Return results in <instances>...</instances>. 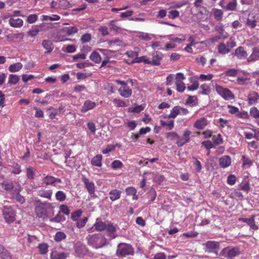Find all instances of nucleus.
I'll return each mask as SVG.
<instances>
[{
  "instance_id": "f257e3e1",
  "label": "nucleus",
  "mask_w": 259,
  "mask_h": 259,
  "mask_svg": "<svg viewBox=\"0 0 259 259\" xmlns=\"http://www.w3.org/2000/svg\"><path fill=\"white\" fill-rule=\"evenodd\" d=\"M88 245L98 249L104 246L107 242L106 239L100 234L88 235L86 237Z\"/></svg>"
},
{
  "instance_id": "f03ea898",
  "label": "nucleus",
  "mask_w": 259,
  "mask_h": 259,
  "mask_svg": "<svg viewBox=\"0 0 259 259\" xmlns=\"http://www.w3.org/2000/svg\"><path fill=\"white\" fill-rule=\"evenodd\" d=\"M116 254L117 256L120 257H123L127 255H132L134 254V249L129 244L120 243L117 247Z\"/></svg>"
},
{
  "instance_id": "7ed1b4c3",
  "label": "nucleus",
  "mask_w": 259,
  "mask_h": 259,
  "mask_svg": "<svg viewBox=\"0 0 259 259\" xmlns=\"http://www.w3.org/2000/svg\"><path fill=\"white\" fill-rule=\"evenodd\" d=\"M241 254V251L238 247L228 246L224 248L220 252L221 255L227 259H233L238 256Z\"/></svg>"
},
{
  "instance_id": "20e7f679",
  "label": "nucleus",
  "mask_w": 259,
  "mask_h": 259,
  "mask_svg": "<svg viewBox=\"0 0 259 259\" xmlns=\"http://www.w3.org/2000/svg\"><path fill=\"white\" fill-rule=\"evenodd\" d=\"M82 182L83 183L84 187L87 190L91 198L95 199L97 198L98 196L95 193L96 187L94 183L85 177L82 178Z\"/></svg>"
},
{
  "instance_id": "39448f33",
  "label": "nucleus",
  "mask_w": 259,
  "mask_h": 259,
  "mask_svg": "<svg viewBox=\"0 0 259 259\" xmlns=\"http://www.w3.org/2000/svg\"><path fill=\"white\" fill-rule=\"evenodd\" d=\"M3 214L8 223H11L15 220L16 213L11 206L5 205L3 207Z\"/></svg>"
},
{
  "instance_id": "423d86ee",
  "label": "nucleus",
  "mask_w": 259,
  "mask_h": 259,
  "mask_svg": "<svg viewBox=\"0 0 259 259\" xmlns=\"http://www.w3.org/2000/svg\"><path fill=\"white\" fill-rule=\"evenodd\" d=\"M215 90L224 99L229 100L234 99V95L231 91L227 88H225L220 85H215Z\"/></svg>"
},
{
  "instance_id": "0eeeda50",
  "label": "nucleus",
  "mask_w": 259,
  "mask_h": 259,
  "mask_svg": "<svg viewBox=\"0 0 259 259\" xmlns=\"http://www.w3.org/2000/svg\"><path fill=\"white\" fill-rule=\"evenodd\" d=\"M203 245L206 248V251L215 254H217L220 248V242L215 241H208L203 244Z\"/></svg>"
},
{
  "instance_id": "6e6552de",
  "label": "nucleus",
  "mask_w": 259,
  "mask_h": 259,
  "mask_svg": "<svg viewBox=\"0 0 259 259\" xmlns=\"http://www.w3.org/2000/svg\"><path fill=\"white\" fill-rule=\"evenodd\" d=\"M75 255L79 257H83L87 253L88 249L85 245L80 242H77L74 245Z\"/></svg>"
},
{
  "instance_id": "1a4fd4ad",
  "label": "nucleus",
  "mask_w": 259,
  "mask_h": 259,
  "mask_svg": "<svg viewBox=\"0 0 259 259\" xmlns=\"http://www.w3.org/2000/svg\"><path fill=\"white\" fill-rule=\"evenodd\" d=\"M188 113L187 109L182 108L179 106H175L171 110L170 114L168 116L169 118H175L179 114H182L186 115Z\"/></svg>"
},
{
  "instance_id": "9d476101",
  "label": "nucleus",
  "mask_w": 259,
  "mask_h": 259,
  "mask_svg": "<svg viewBox=\"0 0 259 259\" xmlns=\"http://www.w3.org/2000/svg\"><path fill=\"white\" fill-rule=\"evenodd\" d=\"M255 215H252L250 218H239L238 219V221L239 222H242L244 223H246L250 228V229L253 230H257L258 229V226L255 224Z\"/></svg>"
},
{
  "instance_id": "9b49d317",
  "label": "nucleus",
  "mask_w": 259,
  "mask_h": 259,
  "mask_svg": "<svg viewBox=\"0 0 259 259\" xmlns=\"http://www.w3.org/2000/svg\"><path fill=\"white\" fill-rule=\"evenodd\" d=\"M184 78V75L182 73H178L177 74L175 84L177 90L179 92H183L186 88L184 82L182 81Z\"/></svg>"
},
{
  "instance_id": "f8f14e48",
  "label": "nucleus",
  "mask_w": 259,
  "mask_h": 259,
  "mask_svg": "<svg viewBox=\"0 0 259 259\" xmlns=\"http://www.w3.org/2000/svg\"><path fill=\"white\" fill-rule=\"evenodd\" d=\"M219 164L221 167L226 168L231 164V158L229 155H224L219 159Z\"/></svg>"
},
{
  "instance_id": "ddd939ff",
  "label": "nucleus",
  "mask_w": 259,
  "mask_h": 259,
  "mask_svg": "<svg viewBox=\"0 0 259 259\" xmlns=\"http://www.w3.org/2000/svg\"><path fill=\"white\" fill-rule=\"evenodd\" d=\"M43 183L46 185H54L55 186V183H61V180L58 178H56L54 177L47 175L42 179Z\"/></svg>"
},
{
  "instance_id": "4468645a",
  "label": "nucleus",
  "mask_w": 259,
  "mask_h": 259,
  "mask_svg": "<svg viewBox=\"0 0 259 259\" xmlns=\"http://www.w3.org/2000/svg\"><path fill=\"white\" fill-rule=\"evenodd\" d=\"M259 99V94L255 91H251L247 96L248 103L249 105L256 104Z\"/></svg>"
},
{
  "instance_id": "2eb2a0df",
  "label": "nucleus",
  "mask_w": 259,
  "mask_h": 259,
  "mask_svg": "<svg viewBox=\"0 0 259 259\" xmlns=\"http://www.w3.org/2000/svg\"><path fill=\"white\" fill-rule=\"evenodd\" d=\"M37 194L41 197L51 200L53 191L51 189H41L37 191Z\"/></svg>"
},
{
  "instance_id": "dca6fc26",
  "label": "nucleus",
  "mask_w": 259,
  "mask_h": 259,
  "mask_svg": "<svg viewBox=\"0 0 259 259\" xmlns=\"http://www.w3.org/2000/svg\"><path fill=\"white\" fill-rule=\"evenodd\" d=\"M190 132L189 131H185L183 137L182 138H178V141L176 142L177 145L179 147L183 146L185 143H187L189 140V136Z\"/></svg>"
},
{
  "instance_id": "f3484780",
  "label": "nucleus",
  "mask_w": 259,
  "mask_h": 259,
  "mask_svg": "<svg viewBox=\"0 0 259 259\" xmlns=\"http://www.w3.org/2000/svg\"><path fill=\"white\" fill-rule=\"evenodd\" d=\"M118 91L121 96L125 98H129L132 94V89L127 87V85L121 87L118 90Z\"/></svg>"
},
{
  "instance_id": "a211bd4d",
  "label": "nucleus",
  "mask_w": 259,
  "mask_h": 259,
  "mask_svg": "<svg viewBox=\"0 0 259 259\" xmlns=\"http://www.w3.org/2000/svg\"><path fill=\"white\" fill-rule=\"evenodd\" d=\"M23 21L20 18L15 19L11 17L9 20V24L13 28H20L23 25Z\"/></svg>"
},
{
  "instance_id": "6ab92c4d",
  "label": "nucleus",
  "mask_w": 259,
  "mask_h": 259,
  "mask_svg": "<svg viewBox=\"0 0 259 259\" xmlns=\"http://www.w3.org/2000/svg\"><path fill=\"white\" fill-rule=\"evenodd\" d=\"M68 254L63 252L58 251L56 249H54L51 254V259H65L68 256Z\"/></svg>"
},
{
  "instance_id": "aec40b11",
  "label": "nucleus",
  "mask_w": 259,
  "mask_h": 259,
  "mask_svg": "<svg viewBox=\"0 0 259 259\" xmlns=\"http://www.w3.org/2000/svg\"><path fill=\"white\" fill-rule=\"evenodd\" d=\"M162 57L163 55L161 53L156 52L153 54L152 60H150L151 64L156 66L160 65Z\"/></svg>"
},
{
  "instance_id": "412c9836",
  "label": "nucleus",
  "mask_w": 259,
  "mask_h": 259,
  "mask_svg": "<svg viewBox=\"0 0 259 259\" xmlns=\"http://www.w3.org/2000/svg\"><path fill=\"white\" fill-rule=\"evenodd\" d=\"M20 190H15L11 194L12 199H15L16 201L20 203V204H23L25 201V198L21 195L19 193Z\"/></svg>"
},
{
  "instance_id": "4be33fe9",
  "label": "nucleus",
  "mask_w": 259,
  "mask_h": 259,
  "mask_svg": "<svg viewBox=\"0 0 259 259\" xmlns=\"http://www.w3.org/2000/svg\"><path fill=\"white\" fill-rule=\"evenodd\" d=\"M259 60V48H253L252 52L249 57L247 58V61L249 62L255 61Z\"/></svg>"
},
{
  "instance_id": "5701e85b",
  "label": "nucleus",
  "mask_w": 259,
  "mask_h": 259,
  "mask_svg": "<svg viewBox=\"0 0 259 259\" xmlns=\"http://www.w3.org/2000/svg\"><path fill=\"white\" fill-rule=\"evenodd\" d=\"M24 34L23 33H12L7 36L9 40L13 41L20 42L23 38Z\"/></svg>"
},
{
  "instance_id": "b1692460",
  "label": "nucleus",
  "mask_w": 259,
  "mask_h": 259,
  "mask_svg": "<svg viewBox=\"0 0 259 259\" xmlns=\"http://www.w3.org/2000/svg\"><path fill=\"white\" fill-rule=\"evenodd\" d=\"M235 55L239 59H242L246 58L247 56V52L244 50L242 47H239L235 51Z\"/></svg>"
},
{
  "instance_id": "393cba45",
  "label": "nucleus",
  "mask_w": 259,
  "mask_h": 259,
  "mask_svg": "<svg viewBox=\"0 0 259 259\" xmlns=\"http://www.w3.org/2000/svg\"><path fill=\"white\" fill-rule=\"evenodd\" d=\"M96 106V103L94 102H92L90 100H87L84 102L81 109V111L82 112H86L92 109Z\"/></svg>"
},
{
  "instance_id": "a878e982",
  "label": "nucleus",
  "mask_w": 259,
  "mask_h": 259,
  "mask_svg": "<svg viewBox=\"0 0 259 259\" xmlns=\"http://www.w3.org/2000/svg\"><path fill=\"white\" fill-rule=\"evenodd\" d=\"M109 194L110 200L113 201L120 198L121 191L117 189H113L109 192Z\"/></svg>"
},
{
  "instance_id": "bb28decb",
  "label": "nucleus",
  "mask_w": 259,
  "mask_h": 259,
  "mask_svg": "<svg viewBox=\"0 0 259 259\" xmlns=\"http://www.w3.org/2000/svg\"><path fill=\"white\" fill-rule=\"evenodd\" d=\"M2 188L7 191H10L13 189L14 186L12 181L6 180L2 183Z\"/></svg>"
},
{
  "instance_id": "cd10ccee",
  "label": "nucleus",
  "mask_w": 259,
  "mask_h": 259,
  "mask_svg": "<svg viewBox=\"0 0 259 259\" xmlns=\"http://www.w3.org/2000/svg\"><path fill=\"white\" fill-rule=\"evenodd\" d=\"M26 175L28 180H33L35 176V168L31 166L27 167L26 168Z\"/></svg>"
},
{
  "instance_id": "c85d7f7f",
  "label": "nucleus",
  "mask_w": 259,
  "mask_h": 259,
  "mask_svg": "<svg viewBox=\"0 0 259 259\" xmlns=\"http://www.w3.org/2000/svg\"><path fill=\"white\" fill-rule=\"evenodd\" d=\"M42 46L44 49L47 50L46 53H50L54 49L53 42L50 40H44L42 42Z\"/></svg>"
},
{
  "instance_id": "c756f323",
  "label": "nucleus",
  "mask_w": 259,
  "mask_h": 259,
  "mask_svg": "<svg viewBox=\"0 0 259 259\" xmlns=\"http://www.w3.org/2000/svg\"><path fill=\"white\" fill-rule=\"evenodd\" d=\"M107 224L100 221L98 219L94 224L95 229L97 231H102L105 230Z\"/></svg>"
},
{
  "instance_id": "7c9ffc66",
  "label": "nucleus",
  "mask_w": 259,
  "mask_h": 259,
  "mask_svg": "<svg viewBox=\"0 0 259 259\" xmlns=\"http://www.w3.org/2000/svg\"><path fill=\"white\" fill-rule=\"evenodd\" d=\"M102 156L101 155H97L92 158L91 163L94 166L101 167L102 165Z\"/></svg>"
},
{
  "instance_id": "2f4dec72",
  "label": "nucleus",
  "mask_w": 259,
  "mask_h": 259,
  "mask_svg": "<svg viewBox=\"0 0 259 259\" xmlns=\"http://www.w3.org/2000/svg\"><path fill=\"white\" fill-rule=\"evenodd\" d=\"M207 124V120L204 117H202L195 122V127L199 129H203Z\"/></svg>"
},
{
  "instance_id": "473e14b6",
  "label": "nucleus",
  "mask_w": 259,
  "mask_h": 259,
  "mask_svg": "<svg viewBox=\"0 0 259 259\" xmlns=\"http://www.w3.org/2000/svg\"><path fill=\"white\" fill-rule=\"evenodd\" d=\"M125 192L127 195L133 196V199L134 200L138 199V196L136 195L137 190L133 187H129L125 189Z\"/></svg>"
},
{
  "instance_id": "72a5a7b5",
  "label": "nucleus",
  "mask_w": 259,
  "mask_h": 259,
  "mask_svg": "<svg viewBox=\"0 0 259 259\" xmlns=\"http://www.w3.org/2000/svg\"><path fill=\"white\" fill-rule=\"evenodd\" d=\"M218 52L222 55L228 54L230 52V49L224 43H221L219 45L218 47Z\"/></svg>"
},
{
  "instance_id": "f704fd0d",
  "label": "nucleus",
  "mask_w": 259,
  "mask_h": 259,
  "mask_svg": "<svg viewBox=\"0 0 259 259\" xmlns=\"http://www.w3.org/2000/svg\"><path fill=\"white\" fill-rule=\"evenodd\" d=\"M72 6V5L67 0H61L58 2V8L66 9Z\"/></svg>"
},
{
  "instance_id": "c9c22d12",
  "label": "nucleus",
  "mask_w": 259,
  "mask_h": 259,
  "mask_svg": "<svg viewBox=\"0 0 259 259\" xmlns=\"http://www.w3.org/2000/svg\"><path fill=\"white\" fill-rule=\"evenodd\" d=\"M78 31V29L75 26L67 27L63 29V32L68 35H71Z\"/></svg>"
},
{
  "instance_id": "e433bc0d",
  "label": "nucleus",
  "mask_w": 259,
  "mask_h": 259,
  "mask_svg": "<svg viewBox=\"0 0 259 259\" xmlns=\"http://www.w3.org/2000/svg\"><path fill=\"white\" fill-rule=\"evenodd\" d=\"M35 212L37 217L39 218H45L47 217L46 211L40 206H36L35 208Z\"/></svg>"
},
{
  "instance_id": "4c0bfd02",
  "label": "nucleus",
  "mask_w": 259,
  "mask_h": 259,
  "mask_svg": "<svg viewBox=\"0 0 259 259\" xmlns=\"http://www.w3.org/2000/svg\"><path fill=\"white\" fill-rule=\"evenodd\" d=\"M23 65L21 63L18 62L15 64H13L9 67V70L11 72H15L19 71L22 69Z\"/></svg>"
},
{
  "instance_id": "58836bf2",
  "label": "nucleus",
  "mask_w": 259,
  "mask_h": 259,
  "mask_svg": "<svg viewBox=\"0 0 259 259\" xmlns=\"http://www.w3.org/2000/svg\"><path fill=\"white\" fill-rule=\"evenodd\" d=\"M90 59L95 63H99L101 61V57L97 52L94 51L91 54Z\"/></svg>"
},
{
  "instance_id": "ea45409f",
  "label": "nucleus",
  "mask_w": 259,
  "mask_h": 259,
  "mask_svg": "<svg viewBox=\"0 0 259 259\" xmlns=\"http://www.w3.org/2000/svg\"><path fill=\"white\" fill-rule=\"evenodd\" d=\"M223 14V11L221 9H214L213 10L214 18L218 21H220L222 20Z\"/></svg>"
},
{
  "instance_id": "a19ab883",
  "label": "nucleus",
  "mask_w": 259,
  "mask_h": 259,
  "mask_svg": "<svg viewBox=\"0 0 259 259\" xmlns=\"http://www.w3.org/2000/svg\"><path fill=\"white\" fill-rule=\"evenodd\" d=\"M238 73V70L236 69H230L226 70L223 73V75L228 77H236Z\"/></svg>"
},
{
  "instance_id": "79ce46f5",
  "label": "nucleus",
  "mask_w": 259,
  "mask_h": 259,
  "mask_svg": "<svg viewBox=\"0 0 259 259\" xmlns=\"http://www.w3.org/2000/svg\"><path fill=\"white\" fill-rule=\"evenodd\" d=\"M55 197L58 201L63 202L66 199V195L63 191H58L55 194Z\"/></svg>"
},
{
  "instance_id": "37998d69",
  "label": "nucleus",
  "mask_w": 259,
  "mask_h": 259,
  "mask_svg": "<svg viewBox=\"0 0 259 259\" xmlns=\"http://www.w3.org/2000/svg\"><path fill=\"white\" fill-rule=\"evenodd\" d=\"M19 79L20 77L18 75L12 74L9 75L8 83L15 85L19 81Z\"/></svg>"
},
{
  "instance_id": "c03bdc74",
  "label": "nucleus",
  "mask_w": 259,
  "mask_h": 259,
  "mask_svg": "<svg viewBox=\"0 0 259 259\" xmlns=\"http://www.w3.org/2000/svg\"><path fill=\"white\" fill-rule=\"evenodd\" d=\"M60 19V17L58 15H53L52 16L47 15H42L41 20H50L51 21H57Z\"/></svg>"
},
{
  "instance_id": "a18cd8bd",
  "label": "nucleus",
  "mask_w": 259,
  "mask_h": 259,
  "mask_svg": "<svg viewBox=\"0 0 259 259\" xmlns=\"http://www.w3.org/2000/svg\"><path fill=\"white\" fill-rule=\"evenodd\" d=\"M213 143L215 145H218L223 143V139L222 136L220 134H219L217 136H212Z\"/></svg>"
},
{
  "instance_id": "49530a36",
  "label": "nucleus",
  "mask_w": 259,
  "mask_h": 259,
  "mask_svg": "<svg viewBox=\"0 0 259 259\" xmlns=\"http://www.w3.org/2000/svg\"><path fill=\"white\" fill-rule=\"evenodd\" d=\"M237 0H232L226 6V9L228 11H234L237 7Z\"/></svg>"
},
{
  "instance_id": "de8ad7c7",
  "label": "nucleus",
  "mask_w": 259,
  "mask_h": 259,
  "mask_svg": "<svg viewBox=\"0 0 259 259\" xmlns=\"http://www.w3.org/2000/svg\"><path fill=\"white\" fill-rule=\"evenodd\" d=\"M148 198L151 201H153L156 196V193L154 189L150 187L149 192L147 194Z\"/></svg>"
},
{
  "instance_id": "09e8293b",
  "label": "nucleus",
  "mask_w": 259,
  "mask_h": 259,
  "mask_svg": "<svg viewBox=\"0 0 259 259\" xmlns=\"http://www.w3.org/2000/svg\"><path fill=\"white\" fill-rule=\"evenodd\" d=\"M200 88L201 90V93L203 95H208L210 93V88L206 83L202 84Z\"/></svg>"
},
{
  "instance_id": "8fccbe9b",
  "label": "nucleus",
  "mask_w": 259,
  "mask_h": 259,
  "mask_svg": "<svg viewBox=\"0 0 259 259\" xmlns=\"http://www.w3.org/2000/svg\"><path fill=\"white\" fill-rule=\"evenodd\" d=\"M152 178L154 182L160 184L164 180V177L159 174H152Z\"/></svg>"
},
{
  "instance_id": "3c124183",
  "label": "nucleus",
  "mask_w": 259,
  "mask_h": 259,
  "mask_svg": "<svg viewBox=\"0 0 259 259\" xmlns=\"http://www.w3.org/2000/svg\"><path fill=\"white\" fill-rule=\"evenodd\" d=\"M108 44H109L110 47L115 46H122V41L120 40L119 38H115L114 39L108 40Z\"/></svg>"
},
{
  "instance_id": "603ef678",
  "label": "nucleus",
  "mask_w": 259,
  "mask_h": 259,
  "mask_svg": "<svg viewBox=\"0 0 259 259\" xmlns=\"http://www.w3.org/2000/svg\"><path fill=\"white\" fill-rule=\"evenodd\" d=\"M66 237V234L62 232H58L55 235L54 239L57 242H60Z\"/></svg>"
},
{
  "instance_id": "864d4df0",
  "label": "nucleus",
  "mask_w": 259,
  "mask_h": 259,
  "mask_svg": "<svg viewBox=\"0 0 259 259\" xmlns=\"http://www.w3.org/2000/svg\"><path fill=\"white\" fill-rule=\"evenodd\" d=\"M0 257L2 259H11L10 253L4 247L3 249L0 251Z\"/></svg>"
},
{
  "instance_id": "5fc2aeb1",
  "label": "nucleus",
  "mask_w": 259,
  "mask_h": 259,
  "mask_svg": "<svg viewBox=\"0 0 259 259\" xmlns=\"http://www.w3.org/2000/svg\"><path fill=\"white\" fill-rule=\"evenodd\" d=\"M39 31L40 30L38 27L37 26H34L29 30L28 33L30 36L34 37L38 34Z\"/></svg>"
},
{
  "instance_id": "6e6d98bb",
  "label": "nucleus",
  "mask_w": 259,
  "mask_h": 259,
  "mask_svg": "<svg viewBox=\"0 0 259 259\" xmlns=\"http://www.w3.org/2000/svg\"><path fill=\"white\" fill-rule=\"evenodd\" d=\"M126 55L130 58H131L134 59L133 61H132V63H136V60L138 58V53L136 52H134L132 51H127L126 53Z\"/></svg>"
},
{
  "instance_id": "4d7b16f0",
  "label": "nucleus",
  "mask_w": 259,
  "mask_h": 259,
  "mask_svg": "<svg viewBox=\"0 0 259 259\" xmlns=\"http://www.w3.org/2000/svg\"><path fill=\"white\" fill-rule=\"evenodd\" d=\"M123 163L118 160H115L111 163V167L114 169H119L122 167Z\"/></svg>"
},
{
  "instance_id": "13d9d810",
  "label": "nucleus",
  "mask_w": 259,
  "mask_h": 259,
  "mask_svg": "<svg viewBox=\"0 0 259 259\" xmlns=\"http://www.w3.org/2000/svg\"><path fill=\"white\" fill-rule=\"evenodd\" d=\"M250 115L251 117L255 118H259V110L255 107H253L250 109Z\"/></svg>"
},
{
  "instance_id": "bf43d9fd",
  "label": "nucleus",
  "mask_w": 259,
  "mask_h": 259,
  "mask_svg": "<svg viewBox=\"0 0 259 259\" xmlns=\"http://www.w3.org/2000/svg\"><path fill=\"white\" fill-rule=\"evenodd\" d=\"M112 102L117 107H124L127 106L126 103L120 99H114Z\"/></svg>"
},
{
  "instance_id": "052dcab7",
  "label": "nucleus",
  "mask_w": 259,
  "mask_h": 259,
  "mask_svg": "<svg viewBox=\"0 0 259 259\" xmlns=\"http://www.w3.org/2000/svg\"><path fill=\"white\" fill-rule=\"evenodd\" d=\"M48 245L46 243H41L38 246L40 254H44L48 252Z\"/></svg>"
},
{
  "instance_id": "680f3d73",
  "label": "nucleus",
  "mask_w": 259,
  "mask_h": 259,
  "mask_svg": "<svg viewBox=\"0 0 259 259\" xmlns=\"http://www.w3.org/2000/svg\"><path fill=\"white\" fill-rule=\"evenodd\" d=\"M88 221V218L87 217H84L83 219H79L76 221V226L78 228H82L85 226Z\"/></svg>"
},
{
  "instance_id": "e2e57ef3",
  "label": "nucleus",
  "mask_w": 259,
  "mask_h": 259,
  "mask_svg": "<svg viewBox=\"0 0 259 259\" xmlns=\"http://www.w3.org/2000/svg\"><path fill=\"white\" fill-rule=\"evenodd\" d=\"M179 12L177 10H171L168 12V14L167 15L169 19H174L179 16Z\"/></svg>"
},
{
  "instance_id": "0e129e2a",
  "label": "nucleus",
  "mask_w": 259,
  "mask_h": 259,
  "mask_svg": "<svg viewBox=\"0 0 259 259\" xmlns=\"http://www.w3.org/2000/svg\"><path fill=\"white\" fill-rule=\"evenodd\" d=\"M62 50L67 53H72L76 51V47L73 45H68L66 47L65 49L63 48Z\"/></svg>"
},
{
  "instance_id": "69168bd1",
  "label": "nucleus",
  "mask_w": 259,
  "mask_h": 259,
  "mask_svg": "<svg viewBox=\"0 0 259 259\" xmlns=\"http://www.w3.org/2000/svg\"><path fill=\"white\" fill-rule=\"evenodd\" d=\"M242 160L243 162V165H247L248 166H250L253 163V161L251 160L249 158L246 157L245 156H242Z\"/></svg>"
},
{
  "instance_id": "338daca9",
  "label": "nucleus",
  "mask_w": 259,
  "mask_h": 259,
  "mask_svg": "<svg viewBox=\"0 0 259 259\" xmlns=\"http://www.w3.org/2000/svg\"><path fill=\"white\" fill-rule=\"evenodd\" d=\"M227 183L230 185H233L236 182V177L234 175H230L227 178Z\"/></svg>"
},
{
  "instance_id": "774afa93",
  "label": "nucleus",
  "mask_w": 259,
  "mask_h": 259,
  "mask_svg": "<svg viewBox=\"0 0 259 259\" xmlns=\"http://www.w3.org/2000/svg\"><path fill=\"white\" fill-rule=\"evenodd\" d=\"M105 230H106L110 234H112L115 232L116 229L115 227L112 225V224H107Z\"/></svg>"
}]
</instances>
